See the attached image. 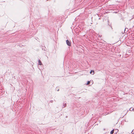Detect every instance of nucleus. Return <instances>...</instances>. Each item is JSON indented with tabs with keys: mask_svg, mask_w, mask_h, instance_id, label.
<instances>
[{
	"mask_svg": "<svg viewBox=\"0 0 134 134\" xmlns=\"http://www.w3.org/2000/svg\"><path fill=\"white\" fill-rule=\"evenodd\" d=\"M133 110V108H132V107L130 108L129 109V110L130 111H132Z\"/></svg>",
	"mask_w": 134,
	"mask_h": 134,
	"instance_id": "6",
	"label": "nucleus"
},
{
	"mask_svg": "<svg viewBox=\"0 0 134 134\" xmlns=\"http://www.w3.org/2000/svg\"><path fill=\"white\" fill-rule=\"evenodd\" d=\"M38 65H42V63L40 59H39L38 60Z\"/></svg>",
	"mask_w": 134,
	"mask_h": 134,
	"instance_id": "2",
	"label": "nucleus"
},
{
	"mask_svg": "<svg viewBox=\"0 0 134 134\" xmlns=\"http://www.w3.org/2000/svg\"><path fill=\"white\" fill-rule=\"evenodd\" d=\"M66 42L67 44L69 46H71V42L68 40H67L66 41Z\"/></svg>",
	"mask_w": 134,
	"mask_h": 134,
	"instance_id": "1",
	"label": "nucleus"
},
{
	"mask_svg": "<svg viewBox=\"0 0 134 134\" xmlns=\"http://www.w3.org/2000/svg\"><path fill=\"white\" fill-rule=\"evenodd\" d=\"M92 72H93L92 75H93V74H94V71H93V70H91V71L90 72V73H91V74Z\"/></svg>",
	"mask_w": 134,
	"mask_h": 134,
	"instance_id": "4",
	"label": "nucleus"
},
{
	"mask_svg": "<svg viewBox=\"0 0 134 134\" xmlns=\"http://www.w3.org/2000/svg\"><path fill=\"white\" fill-rule=\"evenodd\" d=\"M66 106V103H65V104H64L63 106V108H64Z\"/></svg>",
	"mask_w": 134,
	"mask_h": 134,
	"instance_id": "5",
	"label": "nucleus"
},
{
	"mask_svg": "<svg viewBox=\"0 0 134 134\" xmlns=\"http://www.w3.org/2000/svg\"><path fill=\"white\" fill-rule=\"evenodd\" d=\"M114 130H113L110 132V133L111 134H113V133L114 132Z\"/></svg>",
	"mask_w": 134,
	"mask_h": 134,
	"instance_id": "3",
	"label": "nucleus"
},
{
	"mask_svg": "<svg viewBox=\"0 0 134 134\" xmlns=\"http://www.w3.org/2000/svg\"><path fill=\"white\" fill-rule=\"evenodd\" d=\"M42 49L43 50L45 51V47L44 46H43L42 47Z\"/></svg>",
	"mask_w": 134,
	"mask_h": 134,
	"instance_id": "7",
	"label": "nucleus"
},
{
	"mask_svg": "<svg viewBox=\"0 0 134 134\" xmlns=\"http://www.w3.org/2000/svg\"><path fill=\"white\" fill-rule=\"evenodd\" d=\"M90 81H88L87 82V84L88 85H89L90 84Z\"/></svg>",
	"mask_w": 134,
	"mask_h": 134,
	"instance_id": "9",
	"label": "nucleus"
},
{
	"mask_svg": "<svg viewBox=\"0 0 134 134\" xmlns=\"http://www.w3.org/2000/svg\"><path fill=\"white\" fill-rule=\"evenodd\" d=\"M131 133L132 134H134V129L132 130Z\"/></svg>",
	"mask_w": 134,
	"mask_h": 134,
	"instance_id": "8",
	"label": "nucleus"
},
{
	"mask_svg": "<svg viewBox=\"0 0 134 134\" xmlns=\"http://www.w3.org/2000/svg\"><path fill=\"white\" fill-rule=\"evenodd\" d=\"M59 91V89H58L57 90L58 91Z\"/></svg>",
	"mask_w": 134,
	"mask_h": 134,
	"instance_id": "10",
	"label": "nucleus"
}]
</instances>
